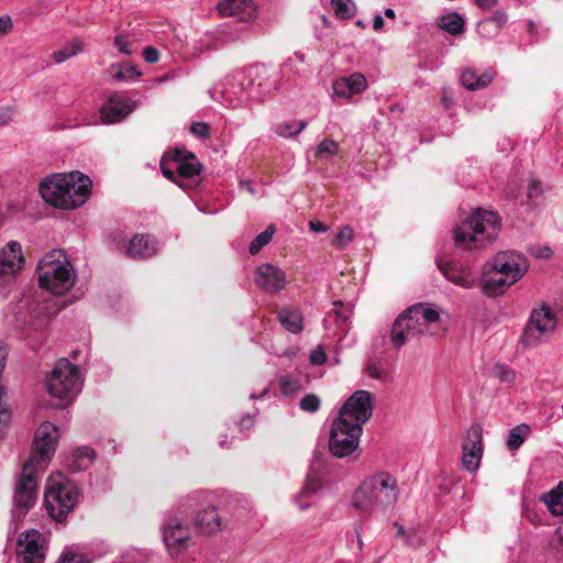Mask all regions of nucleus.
Wrapping results in <instances>:
<instances>
[{"label": "nucleus", "mask_w": 563, "mask_h": 563, "mask_svg": "<svg viewBox=\"0 0 563 563\" xmlns=\"http://www.w3.org/2000/svg\"><path fill=\"white\" fill-rule=\"evenodd\" d=\"M373 412L372 394L355 391L342 406L333 420L330 438V452L336 457H349L357 452L363 424Z\"/></svg>", "instance_id": "obj_1"}, {"label": "nucleus", "mask_w": 563, "mask_h": 563, "mask_svg": "<svg viewBox=\"0 0 563 563\" xmlns=\"http://www.w3.org/2000/svg\"><path fill=\"white\" fill-rule=\"evenodd\" d=\"M399 494L397 478L388 472H377L361 482L351 496L350 507L367 519L375 512L391 508Z\"/></svg>", "instance_id": "obj_2"}, {"label": "nucleus", "mask_w": 563, "mask_h": 563, "mask_svg": "<svg viewBox=\"0 0 563 563\" xmlns=\"http://www.w3.org/2000/svg\"><path fill=\"white\" fill-rule=\"evenodd\" d=\"M527 258L516 251L496 253L482 267L478 278L481 291L489 298L504 295L528 272Z\"/></svg>", "instance_id": "obj_3"}, {"label": "nucleus", "mask_w": 563, "mask_h": 563, "mask_svg": "<svg viewBox=\"0 0 563 563\" xmlns=\"http://www.w3.org/2000/svg\"><path fill=\"white\" fill-rule=\"evenodd\" d=\"M91 179L80 172L46 176L40 184L42 198L51 206L70 210L82 206L90 196Z\"/></svg>", "instance_id": "obj_4"}, {"label": "nucleus", "mask_w": 563, "mask_h": 563, "mask_svg": "<svg viewBox=\"0 0 563 563\" xmlns=\"http://www.w3.org/2000/svg\"><path fill=\"white\" fill-rule=\"evenodd\" d=\"M266 73L263 66H250L228 75L219 88L212 91V98L230 109L245 108L251 100L262 99L265 92L263 82L256 80Z\"/></svg>", "instance_id": "obj_5"}, {"label": "nucleus", "mask_w": 563, "mask_h": 563, "mask_svg": "<svg viewBox=\"0 0 563 563\" xmlns=\"http://www.w3.org/2000/svg\"><path fill=\"white\" fill-rule=\"evenodd\" d=\"M500 230L499 216L490 210L476 209L454 229V242L465 250H479L494 241Z\"/></svg>", "instance_id": "obj_6"}, {"label": "nucleus", "mask_w": 563, "mask_h": 563, "mask_svg": "<svg viewBox=\"0 0 563 563\" xmlns=\"http://www.w3.org/2000/svg\"><path fill=\"white\" fill-rule=\"evenodd\" d=\"M36 276L38 286L56 296L69 291L76 280L77 273L73 263L63 250L47 252L37 263Z\"/></svg>", "instance_id": "obj_7"}, {"label": "nucleus", "mask_w": 563, "mask_h": 563, "mask_svg": "<svg viewBox=\"0 0 563 563\" xmlns=\"http://www.w3.org/2000/svg\"><path fill=\"white\" fill-rule=\"evenodd\" d=\"M439 321L440 313L437 309L424 303H416L395 320L390 341L396 349H399L420 335H435V324Z\"/></svg>", "instance_id": "obj_8"}, {"label": "nucleus", "mask_w": 563, "mask_h": 563, "mask_svg": "<svg viewBox=\"0 0 563 563\" xmlns=\"http://www.w3.org/2000/svg\"><path fill=\"white\" fill-rule=\"evenodd\" d=\"M13 317L14 327L22 339L42 332L49 318L42 294L34 289L24 294L13 309Z\"/></svg>", "instance_id": "obj_9"}, {"label": "nucleus", "mask_w": 563, "mask_h": 563, "mask_svg": "<svg viewBox=\"0 0 563 563\" xmlns=\"http://www.w3.org/2000/svg\"><path fill=\"white\" fill-rule=\"evenodd\" d=\"M79 490L75 483L62 473L47 478L44 506L48 516L56 522H62L78 503Z\"/></svg>", "instance_id": "obj_10"}, {"label": "nucleus", "mask_w": 563, "mask_h": 563, "mask_svg": "<svg viewBox=\"0 0 563 563\" xmlns=\"http://www.w3.org/2000/svg\"><path fill=\"white\" fill-rule=\"evenodd\" d=\"M36 456H30L21 473L16 476L13 492V511L24 516L36 503L38 494V476L44 471L36 466Z\"/></svg>", "instance_id": "obj_11"}, {"label": "nucleus", "mask_w": 563, "mask_h": 563, "mask_svg": "<svg viewBox=\"0 0 563 563\" xmlns=\"http://www.w3.org/2000/svg\"><path fill=\"white\" fill-rule=\"evenodd\" d=\"M79 367L67 358H59L46 379V388L52 397L73 399L81 389Z\"/></svg>", "instance_id": "obj_12"}, {"label": "nucleus", "mask_w": 563, "mask_h": 563, "mask_svg": "<svg viewBox=\"0 0 563 563\" xmlns=\"http://www.w3.org/2000/svg\"><path fill=\"white\" fill-rule=\"evenodd\" d=\"M555 316L548 307L534 309L521 335L526 349L534 347L549 341L555 329Z\"/></svg>", "instance_id": "obj_13"}, {"label": "nucleus", "mask_w": 563, "mask_h": 563, "mask_svg": "<svg viewBox=\"0 0 563 563\" xmlns=\"http://www.w3.org/2000/svg\"><path fill=\"white\" fill-rule=\"evenodd\" d=\"M47 538L35 529L23 531L16 541V556L19 563H44L46 556Z\"/></svg>", "instance_id": "obj_14"}, {"label": "nucleus", "mask_w": 563, "mask_h": 563, "mask_svg": "<svg viewBox=\"0 0 563 563\" xmlns=\"http://www.w3.org/2000/svg\"><path fill=\"white\" fill-rule=\"evenodd\" d=\"M58 440V429L51 422H43L36 430L34 446L30 456H36V466L45 468L55 453Z\"/></svg>", "instance_id": "obj_15"}, {"label": "nucleus", "mask_w": 563, "mask_h": 563, "mask_svg": "<svg viewBox=\"0 0 563 563\" xmlns=\"http://www.w3.org/2000/svg\"><path fill=\"white\" fill-rule=\"evenodd\" d=\"M137 107V102L122 93L110 95L99 109V121L103 124H114L124 120Z\"/></svg>", "instance_id": "obj_16"}, {"label": "nucleus", "mask_w": 563, "mask_h": 563, "mask_svg": "<svg viewBox=\"0 0 563 563\" xmlns=\"http://www.w3.org/2000/svg\"><path fill=\"white\" fill-rule=\"evenodd\" d=\"M24 263L21 244L16 241L8 242L0 251V288L15 278Z\"/></svg>", "instance_id": "obj_17"}, {"label": "nucleus", "mask_w": 563, "mask_h": 563, "mask_svg": "<svg viewBox=\"0 0 563 563\" xmlns=\"http://www.w3.org/2000/svg\"><path fill=\"white\" fill-rule=\"evenodd\" d=\"M462 464L468 472L478 468L483 454V430L479 424H473L467 430L462 445Z\"/></svg>", "instance_id": "obj_18"}, {"label": "nucleus", "mask_w": 563, "mask_h": 563, "mask_svg": "<svg viewBox=\"0 0 563 563\" xmlns=\"http://www.w3.org/2000/svg\"><path fill=\"white\" fill-rule=\"evenodd\" d=\"M254 283L265 292L275 294L285 288L286 274L273 264H261L255 269Z\"/></svg>", "instance_id": "obj_19"}, {"label": "nucleus", "mask_w": 563, "mask_h": 563, "mask_svg": "<svg viewBox=\"0 0 563 563\" xmlns=\"http://www.w3.org/2000/svg\"><path fill=\"white\" fill-rule=\"evenodd\" d=\"M162 536L169 552L177 553L187 545L190 539L188 526L181 523L179 519L169 517L162 525Z\"/></svg>", "instance_id": "obj_20"}, {"label": "nucleus", "mask_w": 563, "mask_h": 563, "mask_svg": "<svg viewBox=\"0 0 563 563\" xmlns=\"http://www.w3.org/2000/svg\"><path fill=\"white\" fill-rule=\"evenodd\" d=\"M216 8L221 16H236L245 22L253 21L257 13L254 0H219Z\"/></svg>", "instance_id": "obj_21"}, {"label": "nucleus", "mask_w": 563, "mask_h": 563, "mask_svg": "<svg viewBox=\"0 0 563 563\" xmlns=\"http://www.w3.org/2000/svg\"><path fill=\"white\" fill-rule=\"evenodd\" d=\"M333 93L344 100H351L354 96L367 89L366 77L361 73L336 78L332 84Z\"/></svg>", "instance_id": "obj_22"}, {"label": "nucleus", "mask_w": 563, "mask_h": 563, "mask_svg": "<svg viewBox=\"0 0 563 563\" xmlns=\"http://www.w3.org/2000/svg\"><path fill=\"white\" fill-rule=\"evenodd\" d=\"M440 269L448 280L460 287L472 288L475 285L476 277L470 266L449 262L441 265Z\"/></svg>", "instance_id": "obj_23"}, {"label": "nucleus", "mask_w": 563, "mask_h": 563, "mask_svg": "<svg viewBox=\"0 0 563 563\" xmlns=\"http://www.w3.org/2000/svg\"><path fill=\"white\" fill-rule=\"evenodd\" d=\"M158 250V242L151 235L136 234L128 244L126 254L133 258H145L154 255Z\"/></svg>", "instance_id": "obj_24"}, {"label": "nucleus", "mask_w": 563, "mask_h": 563, "mask_svg": "<svg viewBox=\"0 0 563 563\" xmlns=\"http://www.w3.org/2000/svg\"><path fill=\"white\" fill-rule=\"evenodd\" d=\"M173 161L176 164L177 175L180 178L190 179L199 175L200 164L194 154H184L180 151H176L173 154Z\"/></svg>", "instance_id": "obj_25"}, {"label": "nucleus", "mask_w": 563, "mask_h": 563, "mask_svg": "<svg viewBox=\"0 0 563 563\" xmlns=\"http://www.w3.org/2000/svg\"><path fill=\"white\" fill-rule=\"evenodd\" d=\"M106 75L109 79L129 82L136 80L142 75V73L137 66L131 64L130 62H123L111 64L107 68Z\"/></svg>", "instance_id": "obj_26"}, {"label": "nucleus", "mask_w": 563, "mask_h": 563, "mask_svg": "<svg viewBox=\"0 0 563 563\" xmlns=\"http://www.w3.org/2000/svg\"><path fill=\"white\" fill-rule=\"evenodd\" d=\"M195 523L206 534L214 533L221 529V519L213 506L200 510L196 516Z\"/></svg>", "instance_id": "obj_27"}, {"label": "nucleus", "mask_w": 563, "mask_h": 563, "mask_svg": "<svg viewBox=\"0 0 563 563\" xmlns=\"http://www.w3.org/2000/svg\"><path fill=\"white\" fill-rule=\"evenodd\" d=\"M322 485L318 476L309 475L301 490L292 498L300 510H307L311 500L321 489Z\"/></svg>", "instance_id": "obj_28"}, {"label": "nucleus", "mask_w": 563, "mask_h": 563, "mask_svg": "<svg viewBox=\"0 0 563 563\" xmlns=\"http://www.w3.org/2000/svg\"><path fill=\"white\" fill-rule=\"evenodd\" d=\"M95 456V451L91 448H78L74 450L68 466L74 472L85 471L92 464Z\"/></svg>", "instance_id": "obj_29"}, {"label": "nucleus", "mask_w": 563, "mask_h": 563, "mask_svg": "<svg viewBox=\"0 0 563 563\" xmlns=\"http://www.w3.org/2000/svg\"><path fill=\"white\" fill-rule=\"evenodd\" d=\"M438 26L451 35H460L464 32L465 21L456 12H448L438 18Z\"/></svg>", "instance_id": "obj_30"}, {"label": "nucleus", "mask_w": 563, "mask_h": 563, "mask_svg": "<svg viewBox=\"0 0 563 563\" xmlns=\"http://www.w3.org/2000/svg\"><path fill=\"white\" fill-rule=\"evenodd\" d=\"M85 48V43L79 37H74L71 41L67 42L60 48L54 51L52 53V58L55 64H62L71 57L81 53Z\"/></svg>", "instance_id": "obj_31"}, {"label": "nucleus", "mask_w": 563, "mask_h": 563, "mask_svg": "<svg viewBox=\"0 0 563 563\" xmlns=\"http://www.w3.org/2000/svg\"><path fill=\"white\" fill-rule=\"evenodd\" d=\"M541 500L547 505L548 510L554 516L563 515V481H561L549 493L541 496Z\"/></svg>", "instance_id": "obj_32"}, {"label": "nucleus", "mask_w": 563, "mask_h": 563, "mask_svg": "<svg viewBox=\"0 0 563 563\" xmlns=\"http://www.w3.org/2000/svg\"><path fill=\"white\" fill-rule=\"evenodd\" d=\"M493 80V75L489 71L483 73L481 76L472 69H466L461 75L462 85L468 90H475L488 86Z\"/></svg>", "instance_id": "obj_33"}, {"label": "nucleus", "mask_w": 563, "mask_h": 563, "mask_svg": "<svg viewBox=\"0 0 563 563\" xmlns=\"http://www.w3.org/2000/svg\"><path fill=\"white\" fill-rule=\"evenodd\" d=\"M280 324L292 333H298L302 329L301 313L296 309L283 308L278 311Z\"/></svg>", "instance_id": "obj_34"}, {"label": "nucleus", "mask_w": 563, "mask_h": 563, "mask_svg": "<svg viewBox=\"0 0 563 563\" xmlns=\"http://www.w3.org/2000/svg\"><path fill=\"white\" fill-rule=\"evenodd\" d=\"M306 126L307 122L303 120L283 121L274 126V132L280 137L288 139L298 135L303 129H306Z\"/></svg>", "instance_id": "obj_35"}, {"label": "nucleus", "mask_w": 563, "mask_h": 563, "mask_svg": "<svg viewBox=\"0 0 563 563\" xmlns=\"http://www.w3.org/2000/svg\"><path fill=\"white\" fill-rule=\"evenodd\" d=\"M530 433V427L526 423H521L512 428L507 437V446L509 450H518Z\"/></svg>", "instance_id": "obj_36"}, {"label": "nucleus", "mask_w": 563, "mask_h": 563, "mask_svg": "<svg viewBox=\"0 0 563 563\" xmlns=\"http://www.w3.org/2000/svg\"><path fill=\"white\" fill-rule=\"evenodd\" d=\"M331 7L340 20L350 19L355 13V4L352 0H331Z\"/></svg>", "instance_id": "obj_37"}, {"label": "nucleus", "mask_w": 563, "mask_h": 563, "mask_svg": "<svg viewBox=\"0 0 563 563\" xmlns=\"http://www.w3.org/2000/svg\"><path fill=\"white\" fill-rule=\"evenodd\" d=\"M274 233H275V227L274 225L267 227L265 231H263L262 233H260L252 240V242L250 243V246H249V252L252 255L257 254L261 251V249H263L265 245H267L271 242Z\"/></svg>", "instance_id": "obj_38"}, {"label": "nucleus", "mask_w": 563, "mask_h": 563, "mask_svg": "<svg viewBox=\"0 0 563 563\" xmlns=\"http://www.w3.org/2000/svg\"><path fill=\"white\" fill-rule=\"evenodd\" d=\"M279 387L284 396H292L302 389V383L298 378L284 375L279 378Z\"/></svg>", "instance_id": "obj_39"}, {"label": "nucleus", "mask_w": 563, "mask_h": 563, "mask_svg": "<svg viewBox=\"0 0 563 563\" xmlns=\"http://www.w3.org/2000/svg\"><path fill=\"white\" fill-rule=\"evenodd\" d=\"M5 394L4 387H0V440L7 435L8 427L11 422V410L3 402L2 397Z\"/></svg>", "instance_id": "obj_40"}, {"label": "nucleus", "mask_w": 563, "mask_h": 563, "mask_svg": "<svg viewBox=\"0 0 563 563\" xmlns=\"http://www.w3.org/2000/svg\"><path fill=\"white\" fill-rule=\"evenodd\" d=\"M493 376L505 384H512L516 380V373L505 364H496L493 369Z\"/></svg>", "instance_id": "obj_41"}, {"label": "nucleus", "mask_w": 563, "mask_h": 563, "mask_svg": "<svg viewBox=\"0 0 563 563\" xmlns=\"http://www.w3.org/2000/svg\"><path fill=\"white\" fill-rule=\"evenodd\" d=\"M354 231L350 225H344L340 229V231L335 234L332 240V244L339 249L345 247L353 240Z\"/></svg>", "instance_id": "obj_42"}, {"label": "nucleus", "mask_w": 563, "mask_h": 563, "mask_svg": "<svg viewBox=\"0 0 563 563\" xmlns=\"http://www.w3.org/2000/svg\"><path fill=\"white\" fill-rule=\"evenodd\" d=\"M299 408L305 412L313 413L320 408V398L314 394H308L301 398Z\"/></svg>", "instance_id": "obj_43"}, {"label": "nucleus", "mask_w": 563, "mask_h": 563, "mask_svg": "<svg viewBox=\"0 0 563 563\" xmlns=\"http://www.w3.org/2000/svg\"><path fill=\"white\" fill-rule=\"evenodd\" d=\"M508 16L504 11L497 10L495 11L485 23L494 29L495 31H501L503 27L507 24Z\"/></svg>", "instance_id": "obj_44"}, {"label": "nucleus", "mask_w": 563, "mask_h": 563, "mask_svg": "<svg viewBox=\"0 0 563 563\" xmlns=\"http://www.w3.org/2000/svg\"><path fill=\"white\" fill-rule=\"evenodd\" d=\"M56 563H91L86 554L68 551L60 555Z\"/></svg>", "instance_id": "obj_45"}, {"label": "nucleus", "mask_w": 563, "mask_h": 563, "mask_svg": "<svg viewBox=\"0 0 563 563\" xmlns=\"http://www.w3.org/2000/svg\"><path fill=\"white\" fill-rule=\"evenodd\" d=\"M338 143L333 140L325 139L318 146L316 151L317 156H321L323 154L333 155L338 151Z\"/></svg>", "instance_id": "obj_46"}, {"label": "nucleus", "mask_w": 563, "mask_h": 563, "mask_svg": "<svg viewBox=\"0 0 563 563\" xmlns=\"http://www.w3.org/2000/svg\"><path fill=\"white\" fill-rule=\"evenodd\" d=\"M18 114V110L13 106L0 107V126L5 125L14 120Z\"/></svg>", "instance_id": "obj_47"}, {"label": "nucleus", "mask_w": 563, "mask_h": 563, "mask_svg": "<svg viewBox=\"0 0 563 563\" xmlns=\"http://www.w3.org/2000/svg\"><path fill=\"white\" fill-rule=\"evenodd\" d=\"M114 46L124 55H132L135 52L129 37H114Z\"/></svg>", "instance_id": "obj_48"}, {"label": "nucleus", "mask_w": 563, "mask_h": 563, "mask_svg": "<svg viewBox=\"0 0 563 563\" xmlns=\"http://www.w3.org/2000/svg\"><path fill=\"white\" fill-rule=\"evenodd\" d=\"M365 372L368 376L379 380L385 379L387 376L386 371L376 363H368L365 367Z\"/></svg>", "instance_id": "obj_49"}, {"label": "nucleus", "mask_w": 563, "mask_h": 563, "mask_svg": "<svg viewBox=\"0 0 563 563\" xmlns=\"http://www.w3.org/2000/svg\"><path fill=\"white\" fill-rule=\"evenodd\" d=\"M142 56L146 63L154 64L159 59V52L154 46H146L142 51Z\"/></svg>", "instance_id": "obj_50"}, {"label": "nucleus", "mask_w": 563, "mask_h": 563, "mask_svg": "<svg viewBox=\"0 0 563 563\" xmlns=\"http://www.w3.org/2000/svg\"><path fill=\"white\" fill-rule=\"evenodd\" d=\"M190 132L198 137H206L209 135V126L205 122H194L190 125Z\"/></svg>", "instance_id": "obj_51"}, {"label": "nucleus", "mask_w": 563, "mask_h": 563, "mask_svg": "<svg viewBox=\"0 0 563 563\" xmlns=\"http://www.w3.org/2000/svg\"><path fill=\"white\" fill-rule=\"evenodd\" d=\"M327 361L325 352L322 347L318 346L310 353V362L313 365H322Z\"/></svg>", "instance_id": "obj_52"}, {"label": "nucleus", "mask_w": 563, "mask_h": 563, "mask_svg": "<svg viewBox=\"0 0 563 563\" xmlns=\"http://www.w3.org/2000/svg\"><path fill=\"white\" fill-rule=\"evenodd\" d=\"M13 30V21L10 15H0V35L8 34Z\"/></svg>", "instance_id": "obj_53"}, {"label": "nucleus", "mask_w": 563, "mask_h": 563, "mask_svg": "<svg viewBox=\"0 0 563 563\" xmlns=\"http://www.w3.org/2000/svg\"><path fill=\"white\" fill-rule=\"evenodd\" d=\"M166 158H167V156L165 155V156H163V158L161 161L162 173L167 179L177 181L176 177H179V176L177 174H175V172L172 168H168L166 166Z\"/></svg>", "instance_id": "obj_54"}, {"label": "nucleus", "mask_w": 563, "mask_h": 563, "mask_svg": "<svg viewBox=\"0 0 563 563\" xmlns=\"http://www.w3.org/2000/svg\"><path fill=\"white\" fill-rule=\"evenodd\" d=\"M541 194V184L539 181H531L528 186L527 196L529 199H534Z\"/></svg>", "instance_id": "obj_55"}, {"label": "nucleus", "mask_w": 563, "mask_h": 563, "mask_svg": "<svg viewBox=\"0 0 563 563\" xmlns=\"http://www.w3.org/2000/svg\"><path fill=\"white\" fill-rule=\"evenodd\" d=\"M309 228L313 232H327L328 231V227L319 221H310Z\"/></svg>", "instance_id": "obj_56"}, {"label": "nucleus", "mask_w": 563, "mask_h": 563, "mask_svg": "<svg viewBox=\"0 0 563 563\" xmlns=\"http://www.w3.org/2000/svg\"><path fill=\"white\" fill-rule=\"evenodd\" d=\"M497 0H474V3L481 9H492Z\"/></svg>", "instance_id": "obj_57"}, {"label": "nucleus", "mask_w": 563, "mask_h": 563, "mask_svg": "<svg viewBox=\"0 0 563 563\" xmlns=\"http://www.w3.org/2000/svg\"><path fill=\"white\" fill-rule=\"evenodd\" d=\"M383 25H384L383 16L379 14L375 15L373 19V30L375 32H380L383 30Z\"/></svg>", "instance_id": "obj_58"}, {"label": "nucleus", "mask_w": 563, "mask_h": 563, "mask_svg": "<svg viewBox=\"0 0 563 563\" xmlns=\"http://www.w3.org/2000/svg\"><path fill=\"white\" fill-rule=\"evenodd\" d=\"M253 417L251 415H246L241 418L240 420V427L241 429H249L253 424Z\"/></svg>", "instance_id": "obj_59"}, {"label": "nucleus", "mask_w": 563, "mask_h": 563, "mask_svg": "<svg viewBox=\"0 0 563 563\" xmlns=\"http://www.w3.org/2000/svg\"><path fill=\"white\" fill-rule=\"evenodd\" d=\"M205 494L203 493H200V492H196V493H192L191 495H189L187 497V499L189 501H194L196 505H198V500L203 496Z\"/></svg>", "instance_id": "obj_60"}, {"label": "nucleus", "mask_w": 563, "mask_h": 563, "mask_svg": "<svg viewBox=\"0 0 563 563\" xmlns=\"http://www.w3.org/2000/svg\"><path fill=\"white\" fill-rule=\"evenodd\" d=\"M241 188L242 189H245L247 192H250L251 195H254V189H253V186L251 183L249 181H242L241 183Z\"/></svg>", "instance_id": "obj_61"}, {"label": "nucleus", "mask_w": 563, "mask_h": 563, "mask_svg": "<svg viewBox=\"0 0 563 563\" xmlns=\"http://www.w3.org/2000/svg\"><path fill=\"white\" fill-rule=\"evenodd\" d=\"M355 532H356L357 550L362 551V549H363V540H362L361 531H360V529H356Z\"/></svg>", "instance_id": "obj_62"}, {"label": "nucleus", "mask_w": 563, "mask_h": 563, "mask_svg": "<svg viewBox=\"0 0 563 563\" xmlns=\"http://www.w3.org/2000/svg\"><path fill=\"white\" fill-rule=\"evenodd\" d=\"M336 319L341 320L342 322H346L349 319V316L344 311H335Z\"/></svg>", "instance_id": "obj_63"}, {"label": "nucleus", "mask_w": 563, "mask_h": 563, "mask_svg": "<svg viewBox=\"0 0 563 563\" xmlns=\"http://www.w3.org/2000/svg\"><path fill=\"white\" fill-rule=\"evenodd\" d=\"M528 26H529L528 31H529L530 33H538V32H539V29H538V26H537V24H536V23H533V22H531V21H530V22L528 23Z\"/></svg>", "instance_id": "obj_64"}]
</instances>
